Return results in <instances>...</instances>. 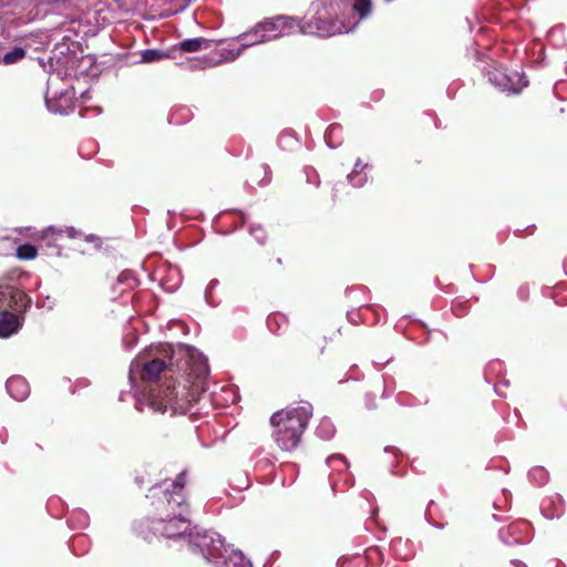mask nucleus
Listing matches in <instances>:
<instances>
[{
    "instance_id": "6",
    "label": "nucleus",
    "mask_w": 567,
    "mask_h": 567,
    "mask_svg": "<svg viewBox=\"0 0 567 567\" xmlns=\"http://www.w3.org/2000/svg\"><path fill=\"white\" fill-rule=\"evenodd\" d=\"M186 482L187 472L182 471L175 480H166L151 488L150 497L156 516L165 519L172 515H189L185 495Z\"/></svg>"
},
{
    "instance_id": "18",
    "label": "nucleus",
    "mask_w": 567,
    "mask_h": 567,
    "mask_svg": "<svg viewBox=\"0 0 567 567\" xmlns=\"http://www.w3.org/2000/svg\"><path fill=\"white\" fill-rule=\"evenodd\" d=\"M324 140L330 148L340 146L343 140L342 126L337 123L329 125L324 134Z\"/></svg>"
},
{
    "instance_id": "41",
    "label": "nucleus",
    "mask_w": 567,
    "mask_h": 567,
    "mask_svg": "<svg viewBox=\"0 0 567 567\" xmlns=\"http://www.w3.org/2000/svg\"><path fill=\"white\" fill-rule=\"evenodd\" d=\"M262 169H264V171H265V173L267 174L268 166L264 165V166H262Z\"/></svg>"
},
{
    "instance_id": "3",
    "label": "nucleus",
    "mask_w": 567,
    "mask_h": 567,
    "mask_svg": "<svg viewBox=\"0 0 567 567\" xmlns=\"http://www.w3.org/2000/svg\"><path fill=\"white\" fill-rule=\"evenodd\" d=\"M371 10V0H354L351 7L344 0H313L305 21L296 19V31L321 38L352 32Z\"/></svg>"
},
{
    "instance_id": "11",
    "label": "nucleus",
    "mask_w": 567,
    "mask_h": 567,
    "mask_svg": "<svg viewBox=\"0 0 567 567\" xmlns=\"http://www.w3.org/2000/svg\"><path fill=\"white\" fill-rule=\"evenodd\" d=\"M31 303V298L18 288L10 285L0 286V313L3 310L24 313Z\"/></svg>"
},
{
    "instance_id": "32",
    "label": "nucleus",
    "mask_w": 567,
    "mask_h": 567,
    "mask_svg": "<svg viewBox=\"0 0 567 567\" xmlns=\"http://www.w3.org/2000/svg\"><path fill=\"white\" fill-rule=\"evenodd\" d=\"M337 462L342 463L346 467L348 466L347 461L344 460V457L342 455L336 454V455H331L327 458V464L329 466H333V464Z\"/></svg>"
},
{
    "instance_id": "44",
    "label": "nucleus",
    "mask_w": 567,
    "mask_h": 567,
    "mask_svg": "<svg viewBox=\"0 0 567 567\" xmlns=\"http://www.w3.org/2000/svg\"><path fill=\"white\" fill-rule=\"evenodd\" d=\"M496 393L497 395H504L503 393H501L497 389H496Z\"/></svg>"
},
{
    "instance_id": "42",
    "label": "nucleus",
    "mask_w": 567,
    "mask_h": 567,
    "mask_svg": "<svg viewBox=\"0 0 567 567\" xmlns=\"http://www.w3.org/2000/svg\"><path fill=\"white\" fill-rule=\"evenodd\" d=\"M94 238V235H91L90 237H87V240H93Z\"/></svg>"
},
{
    "instance_id": "1",
    "label": "nucleus",
    "mask_w": 567,
    "mask_h": 567,
    "mask_svg": "<svg viewBox=\"0 0 567 567\" xmlns=\"http://www.w3.org/2000/svg\"><path fill=\"white\" fill-rule=\"evenodd\" d=\"M161 353L163 358L148 361L137 358L131 363L128 377L136 409L143 411L144 406H148L154 412L164 413L169 410L172 415L184 414L188 411V400L179 396L175 383L165 388L146 383L156 381L163 372L177 370L193 377V382L204 390V382L209 374L207 358L194 347L184 344L176 349L171 344H162Z\"/></svg>"
},
{
    "instance_id": "23",
    "label": "nucleus",
    "mask_w": 567,
    "mask_h": 567,
    "mask_svg": "<svg viewBox=\"0 0 567 567\" xmlns=\"http://www.w3.org/2000/svg\"><path fill=\"white\" fill-rule=\"evenodd\" d=\"M528 477L530 482L542 486L548 481V472L542 466H536L529 471Z\"/></svg>"
},
{
    "instance_id": "35",
    "label": "nucleus",
    "mask_w": 567,
    "mask_h": 567,
    "mask_svg": "<svg viewBox=\"0 0 567 567\" xmlns=\"http://www.w3.org/2000/svg\"><path fill=\"white\" fill-rule=\"evenodd\" d=\"M509 567H527V566L523 561L514 559L511 561Z\"/></svg>"
},
{
    "instance_id": "9",
    "label": "nucleus",
    "mask_w": 567,
    "mask_h": 567,
    "mask_svg": "<svg viewBox=\"0 0 567 567\" xmlns=\"http://www.w3.org/2000/svg\"><path fill=\"white\" fill-rule=\"evenodd\" d=\"M488 82L502 92L517 94L527 86L528 81L523 72L507 71L493 61L491 70L485 72Z\"/></svg>"
},
{
    "instance_id": "7",
    "label": "nucleus",
    "mask_w": 567,
    "mask_h": 567,
    "mask_svg": "<svg viewBox=\"0 0 567 567\" xmlns=\"http://www.w3.org/2000/svg\"><path fill=\"white\" fill-rule=\"evenodd\" d=\"M298 22L295 18L288 16H278L275 18L265 19L258 23L251 31L246 32L238 37L240 47L237 49L227 50L223 53L224 61H234L243 52L244 49L278 39L280 37L289 35L296 32Z\"/></svg>"
},
{
    "instance_id": "14",
    "label": "nucleus",
    "mask_w": 567,
    "mask_h": 567,
    "mask_svg": "<svg viewBox=\"0 0 567 567\" xmlns=\"http://www.w3.org/2000/svg\"><path fill=\"white\" fill-rule=\"evenodd\" d=\"M23 313L11 310H3L0 313V337L7 338L18 332L22 326Z\"/></svg>"
},
{
    "instance_id": "26",
    "label": "nucleus",
    "mask_w": 567,
    "mask_h": 567,
    "mask_svg": "<svg viewBox=\"0 0 567 567\" xmlns=\"http://www.w3.org/2000/svg\"><path fill=\"white\" fill-rule=\"evenodd\" d=\"M17 256L23 260H31L37 257V248L30 244L21 245L17 249Z\"/></svg>"
},
{
    "instance_id": "21",
    "label": "nucleus",
    "mask_w": 567,
    "mask_h": 567,
    "mask_svg": "<svg viewBox=\"0 0 567 567\" xmlns=\"http://www.w3.org/2000/svg\"><path fill=\"white\" fill-rule=\"evenodd\" d=\"M336 432L334 425L330 419L323 417L321 419L319 425L316 429V433L322 440H330L333 437Z\"/></svg>"
},
{
    "instance_id": "13",
    "label": "nucleus",
    "mask_w": 567,
    "mask_h": 567,
    "mask_svg": "<svg viewBox=\"0 0 567 567\" xmlns=\"http://www.w3.org/2000/svg\"><path fill=\"white\" fill-rule=\"evenodd\" d=\"M529 524L525 520L516 522L499 529V539L507 546L525 544L528 542Z\"/></svg>"
},
{
    "instance_id": "36",
    "label": "nucleus",
    "mask_w": 567,
    "mask_h": 567,
    "mask_svg": "<svg viewBox=\"0 0 567 567\" xmlns=\"http://www.w3.org/2000/svg\"><path fill=\"white\" fill-rule=\"evenodd\" d=\"M453 311L456 316H462L464 313L463 310H458V308L456 306L453 307Z\"/></svg>"
},
{
    "instance_id": "38",
    "label": "nucleus",
    "mask_w": 567,
    "mask_h": 567,
    "mask_svg": "<svg viewBox=\"0 0 567 567\" xmlns=\"http://www.w3.org/2000/svg\"><path fill=\"white\" fill-rule=\"evenodd\" d=\"M394 449L393 447H385V452H393Z\"/></svg>"
},
{
    "instance_id": "28",
    "label": "nucleus",
    "mask_w": 567,
    "mask_h": 567,
    "mask_svg": "<svg viewBox=\"0 0 567 567\" xmlns=\"http://www.w3.org/2000/svg\"><path fill=\"white\" fill-rule=\"evenodd\" d=\"M249 233L259 244H264L266 240V231L260 225H255L249 228Z\"/></svg>"
},
{
    "instance_id": "30",
    "label": "nucleus",
    "mask_w": 567,
    "mask_h": 567,
    "mask_svg": "<svg viewBox=\"0 0 567 567\" xmlns=\"http://www.w3.org/2000/svg\"><path fill=\"white\" fill-rule=\"evenodd\" d=\"M73 519H78L79 520V525L81 527H85L89 524V516H87L86 513H84L82 511L74 512L73 513Z\"/></svg>"
},
{
    "instance_id": "15",
    "label": "nucleus",
    "mask_w": 567,
    "mask_h": 567,
    "mask_svg": "<svg viewBox=\"0 0 567 567\" xmlns=\"http://www.w3.org/2000/svg\"><path fill=\"white\" fill-rule=\"evenodd\" d=\"M9 395L17 401H24L30 394V385L28 381L20 377L13 375L6 383Z\"/></svg>"
},
{
    "instance_id": "10",
    "label": "nucleus",
    "mask_w": 567,
    "mask_h": 567,
    "mask_svg": "<svg viewBox=\"0 0 567 567\" xmlns=\"http://www.w3.org/2000/svg\"><path fill=\"white\" fill-rule=\"evenodd\" d=\"M154 534H159L166 538H181L186 537L187 532L190 528V520L188 515H172L165 519L156 516L152 520V527Z\"/></svg>"
},
{
    "instance_id": "27",
    "label": "nucleus",
    "mask_w": 567,
    "mask_h": 567,
    "mask_svg": "<svg viewBox=\"0 0 567 567\" xmlns=\"http://www.w3.org/2000/svg\"><path fill=\"white\" fill-rule=\"evenodd\" d=\"M278 144L280 147L292 146L297 144V140L293 137L292 133L284 132L278 138Z\"/></svg>"
},
{
    "instance_id": "16",
    "label": "nucleus",
    "mask_w": 567,
    "mask_h": 567,
    "mask_svg": "<svg viewBox=\"0 0 567 567\" xmlns=\"http://www.w3.org/2000/svg\"><path fill=\"white\" fill-rule=\"evenodd\" d=\"M267 327L270 332L280 334L288 328V318L281 312L270 313L267 318Z\"/></svg>"
},
{
    "instance_id": "22",
    "label": "nucleus",
    "mask_w": 567,
    "mask_h": 567,
    "mask_svg": "<svg viewBox=\"0 0 567 567\" xmlns=\"http://www.w3.org/2000/svg\"><path fill=\"white\" fill-rule=\"evenodd\" d=\"M63 234H65L69 238H75L78 236L79 231L73 227H65L64 229H56L51 226L44 230L43 237L44 238H50V237L54 238V237H60Z\"/></svg>"
},
{
    "instance_id": "4",
    "label": "nucleus",
    "mask_w": 567,
    "mask_h": 567,
    "mask_svg": "<svg viewBox=\"0 0 567 567\" xmlns=\"http://www.w3.org/2000/svg\"><path fill=\"white\" fill-rule=\"evenodd\" d=\"M187 538L190 549L215 567H252L240 550L226 546L223 537L213 530L189 532Z\"/></svg>"
},
{
    "instance_id": "25",
    "label": "nucleus",
    "mask_w": 567,
    "mask_h": 567,
    "mask_svg": "<svg viewBox=\"0 0 567 567\" xmlns=\"http://www.w3.org/2000/svg\"><path fill=\"white\" fill-rule=\"evenodd\" d=\"M166 54L161 50L148 49L144 50L141 55V61L144 63H152L164 59Z\"/></svg>"
},
{
    "instance_id": "40",
    "label": "nucleus",
    "mask_w": 567,
    "mask_h": 567,
    "mask_svg": "<svg viewBox=\"0 0 567 567\" xmlns=\"http://www.w3.org/2000/svg\"><path fill=\"white\" fill-rule=\"evenodd\" d=\"M519 296H525V292H523V289L518 290Z\"/></svg>"
},
{
    "instance_id": "2",
    "label": "nucleus",
    "mask_w": 567,
    "mask_h": 567,
    "mask_svg": "<svg viewBox=\"0 0 567 567\" xmlns=\"http://www.w3.org/2000/svg\"><path fill=\"white\" fill-rule=\"evenodd\" d=\"M69 6L76 9L79 14L71 18L70 22H61L56 28L55 39L56 44L53 53L56 58V75L60 78L62 74L65 78L79 79L82 75H90L91 68L94 64V59L91 55H76L79 43L71 40V31L69 25L75 21L85 20L87 23L95 22L99 25H105L116 19V9L113 0L104 3L96 0H68Z\"/></svg>"
},
{
    "instance_id": "43",
    "label": "nucleus",
    "mask_w": 567,
    "mask_h": 567,
    "mask_svg": "<svg viewBox=\"0 0 567 567\" xmlns=\"http://www.w3.org/2000/svg\"><path fill=\"white\" fill-rule=\"evenodd\" d=\"M561 511H563V509H558V508H557L556 516H559V515H560V513H561Z\"/></svg>"
},
{
    "instance_id": "29",
    "label": "nucleus",
    "mask_w": 567,
    "mask_h": 567,
    "mask_svg": "<svg viewBox=\"0 0 567 567\" xmlns=\"http://www.w3.org/2000/svg\"><path fill=\"white\" fill-rule=\"evenodd\" d=\"M218 284H219V281L217 279H213V280H210V282L208 284V286L205 290V299L209 305H213L212 295H213V291L215 290V288L218 286Z\"/></svg>"
},
{
    "instance_id": "33",
    "label": "nucleus",
    "mask_w": 567,
    "mask_h": 567,
    "mask_svg": "<svg viewBox=\"0 0 567 567\" xmlns=\"http://www.w3.org/2000/svg\"><path fill=\"white\" fill-rule=\"evenodd\" d=\"M347 319L349 322H351L353 324H358L360 321V315L355 311H348Z\"/></svg>"
},
{
    "instance_id": "20",
    "label": "nucleus",
    "mask_w": 567,
    "mask_h": 567,
    "mask_svg": "<svg viewBox=\"0 0 567 567\" xmlns=\"http://www.w3.org/2000/svg\"><path fill=\"white\" fill-rule=\"evenodd\" d=\"M25 56V50L21 47H14L12 50L7 52L0 51V61L3 64H14L21 61Z\"/></svg>"
},
{
    "instance_id": "19",
    "label": "nucleus",
    "mask_w": 567,
    "mask_h": 567,
    "mask_svg": "<svg viewBox=\"0 0 567 567\" xmlns=\"http://www.w3.org/2000/svg\"><path fill=\"white\" fill-rule=\"evenodd\" d=\"M209 47L210 41L205 38L187 39L179 43V49L184 52H197Z\"/></svg>"
},
{
    "instance_id": "5",
    "label": "nucleus",
    "mask_w": 567,
    "mask_h": 567,
    "mask_svg": "<svg viewBox=\"0 0 567 567\" xmlns=\"http://www.w3.org/2000/svg\"><path fill=\"white\" fill-rule=\"evenodd\" d=\"M312 415V405L302 402L298 406H287L270 417L274 427L272 437L282 451H292L300 442L301 435Z\"/></svg>"
},
{
    "instance_id": "37",
    "label": "nucleus",
    "mask_w": 567,
    "mask_h": 567,
    "mask_svg": "<svg viewBox=\"0 0 567 567\" xmlns=\"http://www.w3.org/2000/svg\"><path fill=\"white\" fill-rule=\"evenodd\" d=\"M564 268H565V272L567 274V258L565 259Z\"/></svg>"
},
{
    "instance_id": "24",
    "label": "nucleus",
    "mask_w": 567,
    "mask_h": 567,
    "mask_svg": "<svg viewBox=\"0 0 567 567\" xmlns=\"http://www.w3.org/2000/svg\"><path fill=\"white\" fill-rule=\"evenodd\" d=\"M117 282L123 285V289H133L136 286L137 280L133 271L124 270L118 275Z\"/></svg>"
},
{
    "instance_id": "8",
    "label": "nucleus",
    "mask_w": 567,
    "mask_h": 567,
    "mask_svg": "<svg viewBox=\"0 0 567 567\" xmlns=\"http://www.w3.org/2000/svg\"><path fill=\"white\" fill-rule=\"evenodd\" d=\"M34 0H0V48L11 40L24 37L21 28L34 19Z\"/></svg>"
},
{
    "instance_id": "31",
    "label": "nucleus",
    "mask_w": 567,
    "mask_h": 567,
    "mask_svg": "<svg viewBox=\"0 0 567 567\" xmlns=\"http://www.w3.org/2000/svg\"><path fill=\"white\" fill-rule=\"evenodd\" d=\"M85 540H86V538L84 536H78V537H74L72 539L70 547H71V549L73 550V553L75 555L79 556V555H82L84 553V551L79 553L78 551V547L80 546V543H84Z\"/></svg>"
},
{
    "instance_id": "17",
    "label": "nucleus",
    "mask_w": 567,
    "mask_h": 567,
    "mask_svg": "<svg viewBox=\"0 0 567 567\" xmlns=\"http://www.w3.org/2000/svg\"><path fill=\"white\" fill-rule=\"evenodd\" d=\"M367 166L368 165H362V162L360 158L357 159L353 171L347 176L348 182L352 186L362 187L367 183L368 175L363 171Z\"/></svg>"
},
{
    "instance_id": "12",
    "label": "nucleus",
    "mask_w": 567,
    "mask_h": 567,
    "mask_svg": "<svg viewBox=\"0 0 567 567\" xmlns=\"http://www.w3.org/2000/svg\"><path fill=\"white\" fill-rule=\"evenodd\" d=\"M75 87L71 84L68 89L62 90L59 95L50 97L45 96V105L51 113L65 115L73 109L75 99Z\"/></svg>"
},
{
    "instance_id": "34",
    "label": "nucleus",
    "mask_w": 567,
    "mask_h": 567,
    "mask_svg": "<svg viewBox=\"0 0 567 567\" xmlns=\"http://www.w3.org/2000/svg\"><path fill=\"white\" fill-rule=\"evenodd\" d=\"M8 439V432L4 427H0V443L4 444Z\"/></svg>"
},
{
    "instance_id": "39",
    "label": "nucleus",
    "mask_w": 567,
    "mask_h": 567,
    "mask_svg": "<svg viewBox=\"0 0 567 567\" xmlns=\"http://www.w3.org/2000/svg\"><path fill=\"white\" fill-rule=\"evenodd\" d=\"M519 296H525V292H523V289L518 290Z\"/></svg>"
}]
</instances>
